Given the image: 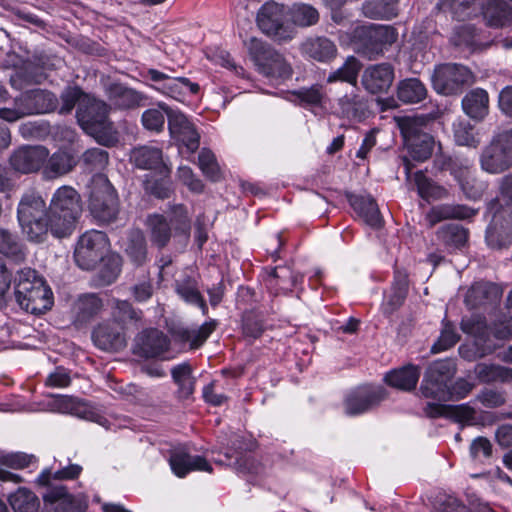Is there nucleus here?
Wrapping results in <instances>:
<instances>
[{
    "instance_id": "nucleus-1",
    "label": "nucleus",
    "mask_w": 512,
    "mask_h": 512,
    "mask_svg": "<svg viewBox=\"0 0 512 512\" xmlns=\"http://www.w3.org/2000/svg\"><path fill=\"white\" fill-rule=\"evenodd\" d=\"M441 115L442 111L437 106L427 114L406 116L398 120V126L407 148V155L402 157L407 180H410L412 174L411 160L423 162L432 155L434 139L425 130L430 122L439 119Z\"/></svg>"
},
{
    "instance_id": "nucleus-2",
    "label": "nucleus",
    "mask_w": 512,
    "mask_h": 512,
    "mask_svg": "<svg viewBox=\"0 0 512 512\" xmlns=\"http://www.w3.org/2000/svg\"><path fill=\"white\" fill-rule=\"evenodd\" d=\"M460 327L463 333L474 337V342L460 345L459 354L467 361H474L491 354L496 349L491 335L499 340L512 337V315L489 326L484 316L472 314L462 318Z\"/></svg>"
},
{
    "instance_id": "nucleus-3",
    "label": "nucleus",
    "mask_w": 512,
    "mask_h": 512,
    "mask_svg": "<svg viewBox=\"0 0 512 512\" xmlns=\"http://www.w3.org/2000/svg\"><path fill=\"white\" fill-rule=\"evenodd\" d=\"M456 373V365L451 359L437 360L431 363L420 386L421 395L435 402H428L424 407L425 414L437 418L445 411L443 402L450 401L449 383Z\"/></svg>"
},
{
    "instance_id": "nucleus-4",
    "label": "nucleus",
    "mask_w": 512,
    "mask_h": 512,
    "mask_svg": "<svg viewBox=\"0 0 512 512\" xmlns=\"http://www.w3.org/2000/svg\"><path fill=\"white\" fill-rule=\"evenodd\" d=\"M110 106L103 100L85 95L77 107L80 127L99 144L113 146L118 142V131L109 119Z\"/></svg>"
},
{
    "instance_id": "nucleus-5",
    "label": "nucleus",
    "mask_w": 512,
    "mask_h": 512,
    "mask_svg": "<svg viewBox=\"0 0 512 512\" xmlns=\"http://www.w3.org/2000/svg\"><path fill=\"white\" fill-rule=\"evenodd\" d=\"M82 212L80 195L70 186L58 188L47 211L50 233L56 238L70 236Z\"/></svg>"
},
{
    "instance_id": "nucleus-6",
    "label": "nucleus",
    "mask_w": 512,
    "mask_h": 512,
    "mask_svg": "<svg viewBox=\"0 0 512 512\" xmlns=\"http://www.w3.org/2000/svg\"><path fill=\"white\" fill-rule=\"evenodd\" d=\"M15 299L19 306L32 314H43L53 305V293L44 279L31 268L17 272Z\"/></svg>"
},
{
    "instance_id": "nucleus-7",
    "label": "nucleus",
    "mask_w": 512,
    "mask_h": 512,
    "mask_svg": "<svg viewBox=\"0 0 512 512\" xmlns=\"http://www.w3.org/2000/svg\"><path fill=\"white\" fill-rule=\"evenodd\" d=\"M46 203L36 192L23 194L17 208V218L27 239L31 242H43L50 232Z\"/></svg>"
},
{
    "instance_id": "nucleus-8",
    "label": "nucleus",
    "mask_w": 512,
    "mask_h": 512,
    "mask_svg": "<svg viewBox=\"0 0 512 512\" xmlns=\"http://www.w3.org/2000/svg\"><path fill=\"white\" fill-rule=\"evenodd\" d=\"M288 9L275 1L265 2L257 12L256 22L259 29L278 44L292 41L296 29L286 21Z\"/></svg>"
},
{
    "instance_id": "nucleus-9",
    "label": "nucleus",
    "mask_w": 512,
    "mask_h": 512,
    "mask_svg": "<svg viewBox=\"0 0 512 512\" xmlns=\"http://www.w3.org/2000/svg\"><path fill=\"white\" fill-rule=\"evenodd\" d=\"M246 47L259 73L272 78L287 79L291 77L290 64L269 43L252 37L246 42Z\"/></svg>"
},
{
    "instance_id": "nucleus-10",
    "label": "nucleus",
    "mask_w": 512,
    "mask_h": 512,
    "mask_svg": "<svg viewBox=\"0 0 512 512\" xmlns=\"http://www.w3.org/2000/svg\"><path fill=\"white\" fill-rule=\"evenodd\" d=\"M479 164L481 169L492 175L504 173L512 168V129H504L493 134L483 147Z\"/></svg>"
},
{
    "instance_id": "nucleus-11",
    "label": "nucleus",
    "mask_w": 512,
    "mask_h": 512,
    "mask_svg": "<svg viewBox=\"0 0 512 512\" xmlns=\"http://www.w3.org/2000/svg\"><path fill=\"white\" fill-rule=\"evenodd\" d=\"M89 210L95 219L103 223L114 221L119 213L117 193L103 175H97L92 180Z\"/></svg>"
},
{
    "instance_id": "nucleus-12",
    "label": "nucleus",
    "mask_w": 512,
    "mask_h": 512,
    "mask_svg": "<svg viewBox=\"0 0 512 512\" xmlns=\"http://www.w3.org/2000/svg\"><path fill=\"white\" fill-rule=\"evenodd\" d=\"M397 31L387 25H369L354 29V51L372 58L396 42Z\"/></svg>"
},
{
    "instance_id": "nucleus-13",
    "label": "nucleus",
    "mask_w": 512,
    "mask_h": 512,
    "mask_svg": "<svg viewBox=\"0 0 512 512\" xmlns=\"http://www.w3.org/2000/svg\"><path fill=\"white\" fill-rule=\"evenodd\" d=\"M472 80L473 74L470 69L457 63L437 65L431 75L433 89L445 96L460 94Z\"/></svg>"
},
{
    "instance_id": "nucleus-14",
    "label": "nucleus",
    "mask_w": 512,
    "mask_h": 512,
    "mask_svg": "<svg viewBox=\"0 0 512 512\" xmlns=\"http://www.w3.org/2000/svg\"><path fill=\"white\" fill-rule=\"evenodd\" d=\"M107 235L98 230H89L83 233L76 244L74 259L82 270H92L101 262L109 251Z\"/></svg>"
},
{
    "instance_id": "nucleus-15",
    "label": "nucleus",
    "mask_w": 512,
    "mask_h": 512,
    "mask_svg": "<svg viewBox=\"0 0 512 512\" xmlns=\"http://www.w3.org/2000/svg\"><path fill=\"white\" fill-rule=\"evenodd\" d=\"M455 12H461L465 16H470V12H465L470 5L477 4L483 18L491 27H505L512 24V7L505 0H444Z\"/></svg>"
},
{
    "instance_id": "nucleus-16",
    "label": "nucleus",
    "mask_w": 512,
    "mask_h": 512,
    "mask_svg": "<svg viewBox=\"0 0 512 512\" xmlns=\"http://www.w3.org/2000/svg\"><path fill=\"white\" fill-rule=\"evenodd\" d=\"M168 119L169 132L177 142L184 145L188 152L194 153L200 142V135L194 125L180 111L172 110L167 105H160Z\"/></svg>"
},
{
    "instance_id": "nucleus-17",
    "label": "nucleus",
    "mask_w": 512,
    "mask_h": 512,
    "mask_svg": "<svg viewBox=\"0 0 512 512\" xmlns=\"http://www.w3.org/2000/svg\"><path fill=\"white\" fill-rule=\"evenodd\" d=\"M42 497L45 505L51 506L53 512H85L88 508L83 496L69 493L63 485L49 486Z\"/></svg>"
},
{
    "instance_id": "nucleus-18",
    "label": "nucleus",
    "mask_w": 512,
    "mask_h": 512,
    "mask_svg": "<svg viewBox=\"0 0 512 512\" xmlns=\"http://www.w3.org/2000/svg\"><path fill=\"white\" fill-rule=\"evenodd\" d=\"M48 154L44 146H22L11 154L9 161L15 171L29 174L41 169Z\"/></svg>"
},
{
    "instance_id": "nucleus-19",
    "label": "nucleus",
    "mask_w": 512,
    "mask_h": 512,
    "mask_svg": "<svg viewBox=\"0 0 512 512\" xmlns=\"http://www.w3.org/2000/svg\"><path fill=\"white\" fill-rule=\"evenodd\" d=\"M17 97L18 104L22 106L26 116L50 113L58 106L56 95L44 89L27 90Z\"/></svg>"
},
{
    "instance_id": "nucleus-20",
    "label": "nucleus",
    "mask_w": 512,
    "mask_h": 512,
    "mask_svg": "<svg viewBox=\"0 0 512 512\" xmlns=\"http://www.w3.org/2000/svg\"><path fill=\"white\" fill-rule=\"evenodd\" d=\"M92 340L96 347L107 352H117L126 346L123 327L116 322H104L94 328Z\"/></svg>"
},
{
    "instance_id": "nucleus-21",
    "label": "nucleus",
    "mask_w": 512,
    "mask_h": 512,
    "mask_svg": "<svg viewBox=\"0 0 512 512\" xmlns=\"http://www.w3.org/2000/svg\"><path fill=\"white\" fill-rule=\"evenodd\" d=\"M168 337L157 329L141 332L135 339L134 353L145 358L161 357L168 351Z\"/></svg>"
},
{
    "instance_id": "nucleus-22",
    "label": "nucleus",
    "mask_w": 512,
    "mask_h": 512,
    "mask_svg": "<svg viewBox=\"0 0 512 512\" xmlns=\"http://www.w3.org/2000/svg\"><path fill=\"white\" fill-rule=\"evenodd\" d=\"M131 159L140 169L154 170L161 177H168L170 169L163 160L162 150L155 146H140L131 152Z\"/></svg>"
},
{
    "instance_id": "nucleus-23",
    "label": "nucleus",
    "mask_w": 512,
    "mask_h": 512,
    "mask_svg": "<svg viewBox=\"0 0 512 512\" xmlns=\"http://www.w3.org/2000/svg\"><path fill=\"white\" fill-rule=\"evenodd\" d=\"M148 76L152 81L159 83L158 90L175 99L183 95L187 89L192 94H196L199 91V85L185 77H170L156 69L148 70Z\"/></svg>"
},
{
    "instance_id": "nucleus-24",
    "label": "nucleus",
    "mask_w": 512,
    "mask_h": 512,
    "mask_svg": "<svg viewBox=\"0 0 512 512\" xmlns=\"http://www.w3.org/2000/svg\"><path fill=\"white\" fill-rule=\"evenodd\" d=\"M394 79V69L388 63L371 65L362 75L364 88L372 94L386 92Z\"/></svg>"
},
{
    "instance_id": "nucleus-25",
    "label": "nucleus",
    "mask_w": 512,
    "mask_h": 512,
    "mask_svg": "<svg viewBox=\"0 0 512 512\" xmlns=\"http://www.w3.org/2000/svg\"><path fill=\"white\" fill-rule=\"evenodd\" d=\"M105 95L111 106L120 110H130L139 107L144 96L118 82H112L105 86Z\"/></svg>"
},
{
    "instance_id": "nucleus-26",
    "label": "nucleus",
    "mask_w": 512,
    "mask_h": 512,
    "mask_svg": "<svg viewBox=\"0 0 512 512\" xmlns=\"http://www.w3.org/2000/svg\"><path fill=\"white\" fill-rule=\"evenodd\" d=\"M502 291L490 282H476L467 290L464 302L469 309L494 305L500 301Z\"/></svg>"
},
{
    "instance_id": "nucleus-27",
    "label": "nucleus",
    "mask_w": 512,
    "mask_h": 512,
    "mask_svg": "<svg viewBox=\"0 0 512 512\" xmlns=\"http://www.w3.org/2000/svg\"><path fill=\"white\" fill-rule=\"evenodd\" d=\"M172 471L178 477H185L191 471L212 472V466L199 455L192 456L183 448L175 449L169 459Z\"/></svg>"
},
{
    "instance_id": "nucleus-28",
    "label": "nucleus",
    "mask_w": 512,
    "mask_h": 512,
    "mask_svg": "<svg viewBox=\"0 0 512 512\" xmlns=\"http://www.w3.org/2000/svg\"><path fill=\"white\" fill-rule=\"evenodd\" d=\"M451 43L468 54L480 52L491 45L489 41L482 40L481 34L475 27L467 24L455 28Z\"/></svg>"
},
{
    "instance_id": "nucleus-29",
    "label": "nucleus",
    "mask_w": 512,
    "mask_h": 512,
    "mask_svg": "<svg viewBox=\"0 0 512 512\" xmlns=\"http://www.w3.org/2000/svg\"><path fill=\"white\" fill-rule=\"evenodd\" d=\"M216 327V320H210L198 328L173 326L170 328V333L175 341L188 343L191 349H197L205 343Z\"/></svg>"
},
{
    "instance_id": "nucleus-30",
    "label": "nucleus",
    "mask_w": 512,
    "mask_h": 512,
    "mask_svg": "<svg viewBox=\"0 0 512 512\" xmlns=\"http://www.w3.org/2000/svg\"><path fill=\"white\" fill-rule=\"evenodd\" d=\"M354 211L358 213V216L370 230L378 233L383 229L384 219L372 196H354Z\"/></svg>"
},
{
    "instance_id": "nucleus-31",
    "label": "nucleus",
    "mask_w": 512,
    "mask_h": 512,
    "mask_svg": "<svg viewBox=\"0 0 512 512\" xmlns=\"http://www.w3.org/2000/svg\"><path fill=\"white\" fill-rule=\"evenodd\" d=\"M76 160L72 154L65 150H58L51 156L48 155L42 169L44 179L53 180L62 177L73 170Z\"/></svg>"
},
{
    "instance_id": "nucleus-32",
    "label": "nucleus",
    "mask_w": 512,
    "mask_h": 512,
    "mask_svg": "<svg viewBox=\"0 0 512 512\" xmlns=\"http://www.w3.org/2000/svg\"><path fill=\"white\" fill-rule=\"evenodd\" d=\"M103 307L102 300L95 293L80 295L73 304L72 313L74 324L82 326L94 318Z\"/></svg>"
},
{
    "instance_id": "nucleus-33",
    "label": "nucleus",
    "mask_w": 512,
    "mask_h": 512,
    "mask_svg": "<svg viewBox=\"0 0 512 512\" xmlns=\"http://www.w3.org/2000/svg\"><path fill=\"white\" fill-rule=\"evenodd\" d=\"M420 375V366L414 364H407L398 369H393L386 373L384 380L389 386L404 391H411L415 389L419 381Z\"/></svg>"
},
{
    "instance_id": "nucleus-34",
    "label": "nucleus",
    "mask_w": 512,
    "mask_h": 512,
    "mask_svg": "<svg viewBox=\"0 0 512 512\" xmlns=\"http://www.w3.org/2000/svg\"><path fill=\"white\" fill-rule=\"evenodd\" d=\"M301 52L318 62H327L335 57V44L324 36L309 37L301 44Z\"/></svg>"
},
{
    "instance_id": "nucleus-35",
    "label": "nucleus",
    "mask_w": 512,
    "mask_h": 512,
    "mask_svg": "<svg viewBox=\"0 0 512 512\" xmlns=\"http://www.w3.org/2000/svg\"><path fill=\"white\" fill-rule=\"evenodd\" d=\"M462 109L474 120H483L489 111V95L486 90L476 88L469 91L462 99Z\"/></svg>"
},
{
    "instance_id": "nucleus-36",
    "label": "nucleus",
    "mask_w": 512,
    "mask_h": 512,
    "mask_svg": "<svg viewBox=\"0 0 512 512\" xmlns=\"http://www.w3.org/2000/svg\"><path fill=\"white\" fill-rule=\"evenodd\" d=\"M477 213V210L460 204H442L433 206L427 213V220L430 225L445 219H470Z\"/></svg>"
},
{
    "instance_id": "nucleus-37",
    "label": "nucleus",
    "mask_w": 512,
    "mask_h": 512,
    "mask_svg": "<svg viewBox=\"0 0 512 512\" xmlns=\"http://www.w3.org/2000/svg\"><path fill=\"white\" fill-rule=\"evenodd\" d=\"M499 215L495 214L486 229L485 239L491 248L502 249L512 244V220L505 224L499 223Z\"/></svg>"
},
{
    "instance_id": "nucleus-38",
    "label": "nucleus",
    "mask_w": 512,
    "mask_h": 512,
    "mask_svg": "<svg viewBox=\"0 0 512 512\" xmlns=\"http://www.w3.org/2000/svg\"><path fill=\"white\" fill-rule=\"evenodd\" d=\"M385 398L382 386L366 385L354 390V415L364 413Z\"/></svg>"
},
{
    "instance_id": "nucleus-39",
    "label": "nucleus",
    "mask_w": 512,
    "mask_h": 512,
    "mask_svg": "<svg viewBox=\"0 0 512 512\" xmlns=\"http://www.w3.org/2000/svg\"><path fill=\"white\" fill-rule=\"evenodd\" d=\"M291 25L295 28H309L320 21V12L312 4L295 2L288 8Z\"/></svg>"
},
{
    "instance_id": "nucleus-40",
    "label": "nucleus",
    "mask_w": 512,
    "mask_h": 512,
    "mask_svg": "<svg viewBox=\"0 0 512 512\" xmlns=\"http://www.w3.org/2000/svg\"><path fill=\"white\" fill-rule=\"evenodd\" d=\"M474 374L480 383L512 382V368L498 364L481 362L475 365Z\"/></svg>"
},
{
    "instance_id": "nucleus-41",
    "label": "nucleus",
    "mask_w": 512,
    "mask_h": 512,
    "mask_svg": "<svg viewBox=\"0 0 512 512\" xmlns=\"http://www.w3.org/2000/svg\"><path fill=\"white\" fill-rule=\"evenodd\" d=\"M398 4L399 0H365L361 10L367 18L391 20L398 15Z\"/></svg>"
},
{
    "instance_id": "nucleus-42",
    "label": "nucleus",
    "mask_w": 512,
    "mask_h": 512,
    "mask_svg": "<svg viewBox=\"0 0 512 512\" xmlns=\"http://www.w3.org/2000/svg\"><path fill=\"white\" fill-rule=\"evenodd\" d=\"M452 415L457 422L467 426H485L494 421L492 413L477 411L468 403L454 406L452 408Z\"/></svg>"
},
{
    "instance_id": "nucleus-43",
    "label": "nucleus",
    "mask_w": 512,
    "mask_h": 512,
    "mask_svg": "<svg viewBox=\"0 0 512 512\" xmlns=\"http://www.w3.org/2000/svg\"><path fill=\"white\" fill-rule=\"evenodd\" d=\"M175 291L186 303L198 306L203 315L208 313L207 304L201 295L197 281L194 278L186 276L181 280H177L175 283Z\"/></svg>"
},
{
    "instance_id": "nucleus-44",
    "label": "nucleus",
    "mask_w": 512,
    "mask_h": 512,
    "mask_svg": "<svg viewBox=\"0 0 512 512\" xmlns=\"http://www.w3.org/2000/svg\"><path fill=\"white\" fill-rule=\"evenodd\" d=\"M437 240L448 250L462 248L468 239V231L458 224H447L440 227L436 233Z\"/></svg>"
},
{
    "instance_id": "nucleus-45",
    "label": "nucleus",
    "mask_w": 512,
    "mask_h": 512,
    "mask_svg": "<svg viewBox=\"0 0 512 512\" xmlns=\"http://www.w3.org/2000/svg\"><path fill=\"white\" fill-rule=\"evenodd\" d=\"M397 97L405 104H417L427 97V89L418 78H406L397 85Z\"/></svg>"
},
{
    "instance_id": "nucleus-46",
    "label": "nucleus",
    "mask_w": 512,
    "mask_h": 512,
    "mask_svg": "<svg viewBox=\"0 0 512 512\" xmlns=\"http://www.w3.org/2000/svg\"><path fill=\"white\" fill-rule=\"evenodd\" d=\"M454 141L458 146L477 148L481 143L478 129L464 118L456 119L452 125Z\"/></svg>"
},
{
    "instance_id": "nucleus-47",
    "label": "nucleus",
    "mask_w": 512,
    "mask_h": 512,
    "mask_svg": "<svg viewBox=\"0 0 512 512\" xmlns=\"http://www.w3.org/2000/svg\"><path fill=\"white\" fill-rule=\"evenodd\" d=\"M49 407L53 412L71 414L79 418H88L90 414L87 405L81 399L68 395L54 397Z\"/></svg>"
},
{
    "instance_id": "nucleus-48",
    "label": "nucleus",
    "mask_w": 512,
    "mask_h": 512,
    "mask_svg": "<svg viewBox=\"0 0 512 512\" xmlns=\"http://www.w3.org/2000/svg\"><path fill=\"white\" fill-rule=\"evenodd\" d=\"M124 251L127 257L135 265H142L147 258V245L144 234L140 230H131L124 243Z\"/></svg>"
},
{
    "instance_id": "nucleus-49",
    "label": "nucleus",
    "mask_w": 512,
    "mask_h": 512,
    "mask_svg": "<svg viewBox=\"0 0 512 512\" xmlns=\"http://www.w3.org/2000/svg\"><path fill=\"white\" fill-rule=\"evenodd\" d=\"M0 254L15 262H22L26 257L24 245L18 236L5 228H0Z\"/></svg>"
},
{
    "instance_id": "nucleus-50",
    "label": "nucleus",
    "mask_w": 512,
    "mask_h": 512,
    "mask_svg": "<svg viewBox=\"0 0 512 512\" xmlns=\"http://www.w3.org/2000/svg\"><path fill=\"white\" fill-rule=\"evenodd\" d=\"M8 502L14 512H38L39 498L31 490L20 487L8 497Z\"/></svg>"
},
{
    "instance_id": "nucleus-51",
    "label": "nucleus",
    "mask_w": 512,
    "mask_h": 512,
    "mask_svg": "<svg viewBox=\"0 0 512 512\" xmlns=\"http://www.w3.org/2000/svg\"><path fill=\"white\" fill-rule=\"evenodd\" d=\"M413 180L418 195L427 202L440 199L446 193L443 187L435 184L423 171L415 172Z\"/></svg>"
},
{
    "instance_id": "nucleus-52",
    "label": "nucleus",
    "mask_w": 512,
    "mask_h": 512,
    "mask_svg": "<svg viewBox=\"0 0 512 512\" xmlns=\"http://www.w3.org/2000/svg\"><path fill=\"white\" fill-rule=\"evenodd\" d=\"M151 232V240L158 247H164L171 237V228L166 218L162 215H151L147 219Z\"/></svg>"
},
{
    "instance_id": "nucleus-53",
    "label": "nucleus",
    "mask_w": 512,
    "mask_h": 512,
    "mask_svg": "<svg viewBox=\"0 0 512 512\" xmlns=\"http://www.w3.org/2000/svg\"><path fill=\"white\" fill-rule=\"evenodd\" d=\"M112 316L119 325L138 322L142 318V311L136 310L127 300H114Z\"/></svg>"
},
{
    "instance_id": "nucleus-54",
    "label": "nucleus",
    "mask_w": 512,
    "mask_h": 512,
    "mask_svg": "<svg viewBox=\"0 0 512 512\" xmlns=\"http://www.w3.org/2000/svg\"><path fill=\"white\" fill-rule=\"evenodd\" d=\"M103 262L99 270V278L103 285L113 283L121 272L122 260L119 255H105L101 260Z\"/></svg>"
},
{
    "instance_id": "nucleus-55",
    "label": "nucleus",
    "mask_w": 512,
    "mask_h": 512,
    "mask_svg": "<svg viewBox=\"0 0 512 512\" xmlns=\"http://www.w3.org/2000/svg\"><path fill=\"white\" fill-rule=\"evenodd\" d=\"M442 326L443 327L437 341L431 347V351L433 353H439L450 349L460 339L455 326L451 322L443 319Z\"/></svg>"
},
{
    "instance_id": "nucleus-56",
    "label": "nucleus",
    "mask_w": 512,
    "mask_h": 512,
    "mask_svg": "<svg viewBox=\"0 0 512 512\" xmlns=\"http://www.w3.org/2000/svg\"><path fill=\"white\" fill-rule=\"evenodd\" d=\"M264 329V317L261 313L254 311L244 313L242 318V331L245 337L257 339L262 335Z\"/></svg>"
},
{
    "instance_id": "nucleus-57",
    "label": "nucleus",
    "mask_w": 512,
    "mask_h": 512,
    "mask_svg": "<svg viewBox=\"0 0 512 512\" xmlns=\"http://www.w3.org/2000/svg\"><path fill=\"white\" fill-rule=\"evenodd\" d=\"M198 163L203 174L213 182H217L221 178L219 165L216 157L209 149L203 148L198 156Z\"/></svg>"
},
{
    "instance_id": "nucleus-58",
    "label": "nucleus",
    "mask_w": 512,
    "mask_h": 512,
    "mask_svg": "<svg viewBox=\"0 0 512 512\" xmlns=\"http://www.w3.org/2000/svg\"><path fill=\"white\" fill-rule=\"evenodd\" d=\"M292 95L296 97L299 104L304 107H315L320 106L324 98V92L322 86L313 85L308 88H300L292 92Z\"/></svg>"
},
{
    "instance_id": "nucleus-59",
    "label": "nucleus",
    "mask_w": 512,
    "mask_h": 512,
    "mask_svg": "<svg viewBox=\"0 0 512 512\" xmlns=\"http://www.w3.org/2000/svg\"><path fill=\"white\" fill-rule=\"evenodd\" d=\"M455 179L458 181L463 193L470 199H478L481 197L485 185L482 182H476L468 177V170H460L453 172Z\"/></svg>"
},
{
    "instance_id": "nucleus-60",
    "label": "nucleus",
    "mask_w": 512,
    "mask_h": 512,
    "mask_svg": "<svg viewBox=\"0 0 512 512\" xmlns=\"http://www.w3.org/2000/svg\"><path fill=\"white\" fill-rule=\"evenodd\" d=\"M82 468L77 464H72L56 471L53 475L50 470H44L37 478V483L42 486H50V479L53 477L56 480H68L78 477Z\"/></svg>"
},
{
    "instance_id": "nucleus-61",
    "label": "nucleus",
    "mask_w": 512,
    "mask_h": 512,
    "mask_svg": "<svg viewBox=\"0 0 512 512\" xmlns=\"http://www.w3.org/2000/svg\"><path fill=\"white\" fill-rule=\"evenodd\" d=\"M469 454L476 463H484L492 455V444L486 437L478 436L470 444Z\"/></svg>"
},
{
    "instance_id": "nucleus-62",
    "label": "nucleus",
    "mask_w": 512,
    "mask_h": 512,
    "mask_svg": "<svg viewBox=\"0 0 512 512\" xmlns=\"http://www.w3.org/2000/svg\"><path fill=\"white\" fill-rule=\"evenodd\" d=\"M160 105L165 104L159 103V109L152 108L143 112L141 121L147 130L155 132H160L163 130L165 124V111L160 107Z\"/></svg>"
},
{
    "instance_id": "nucleus-63",
    "label": "nucleus",
    "mask_w": 512,
    "mask_h": 512,
    "mask_svg": "<svg viewBox=\"0 0 512 512\" xmlns=\"http://www.w3.org/2000/svg\"><path fill=\"white\" fill-rule=\"evenodd\" d=\"M476 400L487 408H498L505 404L506 397L503 391L484 388L476 396Z\"/></svg>"
},
{
    "instance_id": "nucleus-64",
    "label": "nucleus",
    "mask_w": 512,
    "mask_h": 512,
    "mask_svg": "<svg viewBox=\"0 0 512 512\" xmlns=\"http://www.w3.org/2000/svg\"><path fill=\"white\" fill-rule=\"evenodd\" d=\"M108 153L102 148H91L82 155L83 162L92 170H103L108 164Z\"/></svg>"
}]
</instances>
